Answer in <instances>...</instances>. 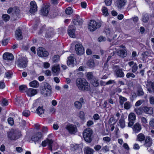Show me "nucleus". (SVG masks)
<instances>
[{
    "label": "nucleus",
    "instance_id": "nucleus-16",
    "mask_svg": "<svg viewBox=\"0 0 154 154\" xmlns=\"http://www.w3.org/2000/svg\"><path fill=\"white\" fill-rule=\"evenodd\" d=\"M74 56L73 54H71L68 57V60L67 61V65L68 66L73 67L74 64Z\"/></svg>",
    "mask_w": 154,
    "mask_h": 154
},
{
    "label": "nucleus",
    "instance_id": "nucleus-36",
    "mask_svg": "<svg viewBox=\"0 0 154 154\" xmlns=\"http://www.w3.org/2000/svg\"><path fill=\"white\" fill-rule=\"evenodd\" d=\"M87 64L89 68H93L94 66V60H89L87 62Z\"/></svg>",
    "mask_w": 154,
    "mask_h": 154
},
{
    "label": "nucleus",
    "instance_id": "nucleus-54",
    "mask_svg": "<svg viewBox=\"0 0 154 154\" xmlns=\"http://www.w3.org/2000/svg\"><path fill=\"white\" fill-rule=\"evenodd\" d=\"M126 76L127 78H130L131 77L134 78L135 77V75L133 73L130 72L126 74Z\"/></svg>",
    "mask_w": 154,
    "mask_h": 154
},
{
    "label": "nucleus",
    "instance_id": "nucleus-56",
    "mask_svg": "<svg viewBox=\"0 0 154 154\" xmlns=\"http://www.w3.org/2000/svg\"><path fill=\"white\" fill-rule=\"evenodd\" d=\"M8 104V101L5 99H4L2 101V105L3 106H7Z\"/></svg>",
    "mask_w": 154,
    "mask_h": 154
},
{
    "label": "nucleus",
    "instance_id": "nucleus-23",
    "mask_svg": "<svg viewBox=\"0 0 154 154\" xmlns=\"http://www.w3.org/2000/svg\"><path fill=\"white\" fill-rule=\"evenodd\" d=\"M37 90L36 89L32 88H29L27 91V94L28 96L29 97L32 96L37 93Z\"/></svg>",
    "mask_w": 154,
    "mask_h": 154
},
{
    "label": "nucleus",
    "instance_id": "nucleus-28",
    "mask_svg": "<svg viewBox=\"0 0 154 154\" xmlns=\"http://www.w3.org/2000/svg\"><path fill=\"white\" fill-rule=\"evenodd\" d=\"M75 29L74 28L72 29L71 28L69 27L68 30V34L71 37L74 38L75 37Z\"/></svg>",
    "mask_w": 154,
    "mask_h": 154
},
{
    "label": "nucleus",
    "instance_id": "nucleus-3",
    "mask_svg": "<svg viewBox=\"0 0 154 154\" xmlns=\"http://www.w3.org/2000/svg\"><path fill=\"white\" fill-rule=\"evenodd\" d=\"M43 87L41 90V93L46 96H49L51 92V86L47 82H44L43 84Z\"/></svg>",
    "mask_w": 154,
    "mask_h": 154
},
{
    "label": "nucleus",
    "instance_id": "nucleus-7",
    "mask_svg": "<svg viewBox=\"0 0 154 154\" xmlns=\"http://www.w3.org/2000/svg\"><path fill=\"white\" fill-rule=\"evenodd\" d=\"M43 134L41 132H38L32 135L31 137V140L34 142L35 144L39 143L41 140V138L43 137Z\"/></svg>",
    "mask_w": 154,
    "mask_h": 154
},
{
    "label": "nucleus",
    "instance_id": "nucleus-58",
    "mask_svg": "<svg viewBox=\"0 0 154 154\" xmlns=\"http://www.w3.org/2000/svg\"><path fill=\"white\" fill-rule=\"evenodd\" d=\"M79 116L81 119H84L85 117V114L84 112L83 111H80L79 113Z\"/></svg>",
    "mask_w": 154,
    "mask_h": 154
},
{
    "label": "nucleus",
    "instance_id": "nucleus-2",
    "mask_svg": "<svg viewBox=\"0 0 154 154\" xmlns=\"http://www.w3.org/2000/svg\"><path fill=\"white\" fill-rule=\"evenodd\" d=\"M83 137L85 140L88 143H90L92 140L93 131L90 128L85 129L83 132Z\"/></svg>",
    "mask_w": 154,
    "mask_h": 154
},
{
    "label": "nucleus",
    "instance_id": "nucleus-10",
    "mask_svg": "<svg viewBox=\"0 0 154 154\" xmlns=\"http://www.w3.org/2000/svg\"><path fill=\"white\" fill-rule=\"evenodd\" d=\"M66 128L71 134H74L77 131V128L75 125L69 124L66 125Z\"/></svg>",
    "mask_w": 154,
    "mask_h": 154
},
{
    "label": "nucleus",
    "instance_id": "nucleus-19",
    "mask_svg": "<svg viewBox=\"0 0 154 154\" xmlns=\"http://www.w3.org/2000/svg\"><path fill=\"white\" fill-rule=\"evenodd\" d=\"M51 134L49 135L47 138L45 140L43 141L41 144H51L53 143H56L54 142L52 140L50 139V137Z\"/></svg>",
    "mask_w": 154,
    "mask_h": 154
},
{
    "label": "nucleus",
    "instance_id": "nucleus-49",
    "mask_svg": "<svg viewBox=\"0 0 154 154\" xmlns=\"http://www.w3.org/2000/svg\"><path fill=\"white\" fill-rule=\"evenodd\" d=\"M3 19L5 21H8L9 20L10 17L7 14H4L2 16Z\"/></svg>",
    "mask_w": 154,
    "mask_h": 154
},
{
    "label": "nucleus",
    "instance_id": "nucleus-46",
    "mask_svg": "<svg viewBox=\"0 0 154 154\" xmlns=\"http://www.w3.org/2000/svg\"><path fill=\"white\" fill-rule=\"evenodd\" d=\"M138 69V66L136 63H135L132 67L131 71L133 73H135Z\"/></svg>",
    "mask_w": 154,
    "mask_h": 154
},
{
    "label": "nucleus",
    "instance_id": "nucleus-39",
    "mask_svg": "<svg viewBox=\"0 0 154 154\" xmlns=\"http://www.w3.org/2000/svg\"><path fill=\"white\" fill-rule=\"evenodd\" d=\"M119 125L122 128H124L125 126V122L124 119L121 118L119 120Z\"/></svg>",
    "mask_w": 154,
    "mask_h": 154
},
{
    "label": "nucleus",
    "instance_id": "nucleus-15",
    "mask_svg": "<svg viewBox=\"0 0 154 154\" xmlns=\"http://www.w3.org/2000/svg\"><path fill=\"white\" fill-rule=\"evenodd\" d=\"M3 57L4 60H7V61H9L14 59V56L13 54L10 53L6 52L4 54Z\"/></svg>",
    "mask_w": 154,
    "mask_h": 154
},
{
    "label": "nucleus",
    "instance_id": "nucleus-14",
    "mask_svg": "<svg viewBox=\"0 0 154 154\" xmlns=\"http://www.w3.org/2000/svg\"><path fill=\"white\" fill-rule=\"evenodd\" d=\"M126 0H117L115 5L119 9H121L125 5Z\"/></svg>",
    "mask_w": 154,
    "mask_h": 154
},
{
    "label": "nucleus",
    "instance_id": "nucleus-27",
    "mask_svg": "<svg viewBox=\"0 0 154 154\" xmlns=\"http://www.w3.org/2000/svg\"><path fill=\"white\" fill-rule=\"evenodd\" d=\"M84 154H93L94 150L88 147L85 148L84 150Z\"/></svg>",
    "mask_w": 154,
    "mask_h": 154
},
{
    "label": "nucleus",
    "instance_id": "nucleus-34",
    "mask_svg": "<svg viewBox=\"0 0 154 154\" xmlns=\"http://www.w3.org/2000/svg\"><path fill=\"white\" fill-rule=\"evenodd\" d=\"M19 90L21 92H24L27 91V88L26 85H22L19 86Z\"/></svg>",
    "mask_w": 154,
    "mask_h": 154
},
{
    "label": "nucleus",
    "instance_id": "nucleus-30",
    "mask_svg": "<svg viewBox=\"0 0 154 154\" xmlns=\"http://www.w3.org/2000/svg\"><path fill=\"white\" fill-rule=\"evenodd\" d=\"M149 54H150L148 51H145L143 52L142 54V60L143 61H145Z\"/></svg>",
    "mask_w": 154,
    "mask_h": 154
},
{
    "label": "nucleus",
    "instance_id": "nucleus-59",
    "mask_svg": "<svg viewBox=\"0 0 154 154\" xmlns=\"http://www.w3.org/2000/svg\"><path fill=\"white\" fill-rule=\"evenodd\" d=\"M141 119L142 122L143 123V124L145 125L147 123V122L146 118L142 117L141 118Z\"/></svg>",
    "mask_w": 154,
    "mask_h": 154
},
{
    "label": "nucleus",
    "instance_id": "nucleus-25",
    "mask_svg": "<svg viewBox=\"0 0 154 154\" xmlns=\"http://www.w3.org/2000/svg\"><path fill=\"white\" fill-rule=\"evenodd\" d=\"M117 54L122 57H125L127 55V53L125 50H121L117 51Z\"/></svg>",
    "mask_w": 154,
    "mask_h": 154
},
{
    "label": "nucleus",
    "instance_id": "nucleus-62",
    "mask_svg": "<svg viewBox=\"0 0 154 154\" xmlns=\"http://www.w3.org/2000/svg\"><path fill=\"white\" fill-rule=\"evenodd\" d=\"M150 103L152 105L154 104V97H150L149 98Z\"/></svg>",
    "mask_w": 154,
    "mask_h": 154
},
{
    "label": "nucleus",
    "instance_id": "nucleus-37",
    "mask_svg": "<svg viewBox=\"0 0 154 154\" xmlns=\"http://www.w3.org/2000/svg\"><path fill=\"white\" fill-rule=\"evenodd\" d=\"M144 92L141 86H138L137 91V94L138 96H142L144 94Z\"/></svg>",
    "mask_w": 154,
    "mask_h": 154
},
{
    "label": "nucleus",
    "instance_id": "nucleus-5",
    "mask_svg": "<svg viewBox=\"0 0 154 154\" xmlns=\"http://www.w3.org/2000/svg\"><path fill=\"white\" fill-rule=\"evenodd\" d=\"M28 60L25 57H21L18 59L16 62L18 66L23 69L26 68L27 65Z\"/></svg>",
    "mask_w": 154,
    "mask_h": 154
},
{
    "label": "nucleus",
    "instance_id": "nucleus-18",
    "mask_svg": "<svg viewBox=\"0 0 154 154\" xmlns=\"http://www.w3.org/2000/svg\"><path fill=\"white\" fill-rule=\"evenodd\" d=\"M49 6L48 5L43 7L41 10V14L43 16H46L49 12Z\"/></svg>",
    "mask_w": 154,
    "mask_h": 154
},
{
    "label": "nucleus",
    "instance_id": "nucleus-42",
    "mask_svg": "<svg viewBox=\"0 0 154 154\" xmlns=\"http://www.w3.org/2000/svg\"><path fill=\"white\" fill-rule=\"evenodd\" d=\"M20 10L17 7H14L13 8V16H17Z\"/></svg>",
    "mask_w": 154,
    "mask_h": 154
},
{
    "label": "nucleus",
    "instance_id": "nucleus-35",
    "mask_svg": "<svg viewBox=\"0 0 154 154\" xmlns=\"http://www.w3.org/2000/svg\"><path fill=\"white\" fill-rule=\"evenodd\" d=\"M119 103L120 104L121 106H123V104L124 102L126 101L127 100V99L121 96H119Z\"/></svg>",
    "mask_w": 154,
    "mask_h": 154
},
{
    "label": "nucleus",
    "instance_id": "nucleus-13",
    "mask_svg": "<svg viewBox=\"0 0 154 154\" xmlns=\"http://www.w3.org/2000/svg\"><path fill=\"white\" fill-rule=\"evenodd\" d=\"M72 22L76 25H80L82 24V20L78 15H76L73 18Z\"/></svg>",
    "mask_w": 154,
    "mask_h": 154
},
{
    "label": "nucleus",
    "instance_id": "nucleus-38",
    "mask_svg": "<svg viewBox=\"0 0 154 154\" xmlns=\"http://www.w3.org/2000/svg\"><path fill=\"white\" fill-rule=\"evenodd\" d=\"M129 121H134L136 119V116L133 113H131L129 114L128 117Z\"/></svg>",
    "mask_w": 154,
    "mask_h": 154
},
{
    "label": "nucleus",
    "instance_id": "nucleus-31",
    "mask_svg": "<svg viewBox=\"0 0 154 154\" xmlns=\"http://www.w3.org/2000/svg\"><path fill=\"white\" fill-rule=\"evenodd\" d=\"M29 84L31 87L34 88H37L39 86V83L35 80L30 82Z\"/></svg>",
    "mask_w": 154,
    "mask_h": 154
},
{
    "label": "nucleus",
    "instance_id": "nucleus-12",
    "mask_svg": "<svg viewBox=\"0 0 154 154\" xmlns=\"http://www.w3.org/2000/svg\"><path fill=\"white\" fill-rule=\"evenodd\" d=\"M37 53L38 56L41 57H46L48 55V51L42 47H39L38 48Z\"/></svg>",
    "mask_w": 154,
    "mask_h": 154
},
{
    "label": "nucleus",
    "instance_id": "nucleus-50",
    "mask_svg": "<svg viewBox=\"0 0 154 154\" xmlns=\"http://www.w3.org/2000/svg\"><path fill=\"white\" fill-rule=\"evenodd\" d=\"M142 108H138L135 109L136 113L138 115H140L142 114Z\"/></svg>",
    "mask_w": 154,
    "mask_h": 154
},
{
    "label": "nucleus",
    "instance_id": "nucleus-26",
    "mask_svg": "<svg viewBox=\"0 0 154 154\" xmlns=\"http://www.w3.org/2000/svg\"><path fill=\"white\" fill-rule=\"evenodd\" d=\"M99 80L95 77L90 81L91 84L94 87H98L99 85Z\"/></svg>",
    "mask_w": 154,
    "mask_h": 154
},
{
    "label": "nucleus",
    "instance_id": "nucleus-20",
    "mask_svg": "<svg viewBox=\"0 0 154 154\" xmlns=\"http://www.w3.org/2000/svg\"><path fill=\"white\" fill-rule=\"evenodd\" d=\"M60 67L59 65L55 64L53 65L52 68V71L55 75H57L59 73Z\"/></svg>",
    "mask_w": 154,
    "mask_h": 154
},
{
    "label": "nucleus",
    "instance_id": "nucleus-60",
    "mask_svg": "<svg viewBox=\"0 0 154 154\" xmlns=\"http://www.w3.org/2000/svg\"><path fill=\"white\" fill-rule=\"evenodd\" d=\"M17 103H16V104L17 105H18L19 106H22L24 104L23 101L21 100H18L17 101Z\"/></svg>",
    "mask_w": 154,
    "mask_h": 154
},
{
    "label": "nucleus",
    "instance_id": "nucleus-52",
    "mask_svg": "<svg viewBox=\"0 0 154 154\" xmlns=\"http://www.w3.org/2000/svg\"><path fill=\"white\" fill-rule=\"evenodd\" d=\"M12 75V73L11 71H8L5 73V75L6 77L9 79L11 77Z\"/></svg>",
    "mask_w": 154,
    "mask_h": 154
},
{
    "label": "nucleus",
    "instance_id": "nucleus-53",
    "mask_svg": "<svg viewBox=\"0 0 154 154\" xmlns=\"http://www.w3.org/2000/svg\"><path fill=\"white\" fill-rule=\"evenodd\" d=\"M109 66L108 63L107 62H105L103 66V69L105 71H107L109 69Z\"/></svg>",
    "mask_w": 154,
    "mask_h": 154
},
{
    "label": "nucleus",
    "instance_id": "nucleus-44",
    "mask_svg": "<svg viewBox=\"0 0 154 154\" xmlns=\"http://www.w3.org/2000/svg\"><path fill=\"white\" fill-rule=\"evenodd\" d=\"M60 60V56L56 55L54 56L52 58V60L54 63L58 62Z\"/></svg>",
    "mask_w": 154,
    "mask_h": 154
},
{
    "label": "nucleus",
    "instance_id": "nucleus-48",
    "mask_svg": "<svg viewBox=\"0 0 154 154\" xmlns=\"http://www.w3.org/2000/svg\"><path fill=\"white\" fill-rule=\"evenodd\" d=\"M102 12L103 14L105 16H107L108 15V10L106 7H104L103 8Z\"/></svg>",
    "mask_w": 154,
    "mask_h": 154
},
{
    "label": "nucleus",
    "instance_id": "nucleus-1",
    "mask_svg": "<svg viewBox=\"0 0 154 154\" xmlns=\"http://www.w3.org/2000/svg\"><path fill=\"white\" fill-rule=\"evenodd\" d=\"M77 86L79 89L83 91H88L90 89L89 83L85 79L78 78L76 81Z\"/></svg>",
    "mask_w": 154,
    "mask_h": 154
},
{
    "label": "nucleus",
    "instance_id": "nucleus-9",
    "mask_svg": "<svg viewBox=\"0 0 154 154\" xmlns=\"http://www.w3.org/2000/svg\"><path fill=\"white\" fill-rule=\"evenodd\" d=\"M147 91L151 94H154V82L147 81L145 82Z\"/></svg>",
    "mask_w": 154,
    "mask_h": 154
},
{
    "label": "nucleus",
    "instance_id": "nucleus-22",
    "mask_svg": "<svg viewBox=\"0 0 154 154\" xmlns=\"http://www.w3.org/2000/svg\"><path fill=\"white\" fill-rule=\"evenodd\" d=\"M132 129L135 133H138L141 129V126L139 123H137L134 125Z\"/></svg>",
    "mask_w": 154,
    "mask_h": 154
},
{
    "label": "nucleus",
    "instance_id": "nucleus-21",
    "mask_svg": "<svg viewBox=\"0 0 154 154\" xmlns=\"http://www.w3.org/2000/svg\"><path fill=\"white\" fill-rule=\"evenodd\" d=\"M142 109L146 114L151 115L153 113V109L152 107L144 106L142 107Z\"/></svg>",
    "mask_w": 154,
    "mask_h": 154
},
{
    "label": "nucleus",
    "instance_id": "nucleus-32",
    "mask_svg": "<svg viewBox=\"0 0 154 154\" xmlns=\"http://www.w3.org/2000/svg\"><path fill=\"white\" fill-rule=\"evenodd\" d=\"M145 138V135L142 133L139 134L137 137V140L140 141H142L144 140Z\"/></svg>",
    "mask_w": 154,
    "mask_h": 154
},
{
    "label": "nucleus",
    "instance_id": "nucleus-61",
    "mask_svg": "<svg viewBox=\"0 0 154 154\" xmlns=\"http://www.w3.org/2000/svg\"><path fill=\"white\" fill-rule=\"evenodd\" d=\"M143 102V101L142 100H138L136 102L135 104V106H140Z\"/></svg>",
    "mask_w": 154,
    "mask_h": 154
},
{
    "label": "nucleus",
    "instance_id": "nucleus-45",
    "mask_svg": "<svg viewBox=\"0 0 154 154\" xmlns=\"http://www.w3.org/2000/svg\"><path fill=\"white\" fill-rule=\"evenodd\" d=\"M145 140L146 143H149V144L152 143V140L149 137H146Z\"/></svg>",
    "mask_w": 154,
    "mask_h": 154
},
{
    "label": "nucleus",
    "instance_id": "nucleus-11",
    "mask_svg": "<svg viewBox=\"0 0 154 154\" xmlns=\"http://www.w3.org/2000/svg\"><path fill=\"white\" fill-rule=\"evenodd\" d=\"M75 49L76 53L79 55H81L84 53V49L82 45L80 44L75 45Z\"/></svg>",
    "mask_w": 154,
    "mask_h": 154
},
{
    "label": "nucleus",
    "instance_id": "nucleus-6",
    "mask_svg": "<svg viewBox=\"0 0 154 154\" xmlns=\"http://www.w3.org/2000/svg\"><path fill=\"white\" fill-rule=\"evenodd\" d=\"M20 135V131L17 130L11 129L8 133V137L11 140H15L18 138Z\"/></svg>",
    "mask_w": 154,
    "mask_h": 154
},
{
    "label": "nucleus",
    "instance_id": "nucleus-33",
    "mask_svg": "<svg viewBox=\"0 0 154 154\" xmlns=\"http://www.w3.org/2000/svg\"><path fill=\"white\" fill-rule=\"evenodd\" d=\"M45 110L43 109V106H39L36 110L37 113L40 115L42 113H44Z\"/></svg>",
    "mask_w": 154,
    "mask_h": 154
},
{
    "label": "nucleus",
    "instance_id": "nucleus-55",
    "mask_svg": "<svg viewBox=\"0 0 154 154\" xmlns=\"http://www.w3.org/2000/svg\"><path fill=\"white\" fill-rule=\"evenodd\" d=\"M8 122L11 125H12L14 124V121L12 118L10 117L8 119Z\"/></svg>",
    "mask_w": 154,
    "mask_h": 154
},
{
    "label": "nucleus",
    "instance_id": "nucleus-64",
    "mask_svg": "<svg viewBox=\"0 0 154 154\" xmlns=\"http://www.w3.org/2000/svg\"><path fill=\"white\" fill-rule=\"evenodd\" d=\"M44 67L45 68H48L50 66V64L48 62H45L43 64Z\"/></svg>",
    "mask_w": 154,
    "mask_h": 154
},
{
    "label": "nucleus",
    "instance_id": "nucleus-57",
    "mask_svg": "<svg viewBox=\"0 0 154 154\" xmlns=\"http://www.w3.org/2000/svg\"><path fill=\"white\" fill-rule=\"evenodd\" d=\"M136 2L135 1L131 2L129 5V7L131 8L135 7L136 6Z\"/></svg>",
    "mask_w": 154,
    "mask_h": 154
},
{
    "label": "nucleus",
    "instance_id": "nucleus-29",
    "mask_svg": "<svg viewBox=\"0 0 154 154\" xmlns=\"http://www.w3.org/2000/svg\"><path fill=\"white\" fill-rule=\"evenodd\" d=\"M149 20V16L148 14L143 13L142 14V20L144 23H147Z\"/></svg>",
    "mask_w": 154,
    "mask_h": 154
},
{
    "label": "nucleus",
    "instance_id": "nucleus-4",
    "mask_svg": "<svg viewBox=\"0 0 154 154\" xmlns=\"http://www.w3.org/2000/svg\"><path fill=\"white\" fill-rule=\"evenodd\" d=\"M101 25L100 22H97L94 20H91L88 24V29L91 31H94L99 28Z\"/></svg>",
    "mask_w": 154,
    "mask_h": 154
},
{
    "label": "nucleus",
    "instance_id": "nucleus-17",
    "mask_svg": "<svg viewBox=\"0 0 154 154\" xmlns=\"http://www.w3.org/2000/svg\"><path fill=\"white\" fill-rule=\"evenodd\" d=\"M30 5V12L31 13H35L37 10V6L35 2L34 1L31 2Z\"/></svg>",
    "mask_w": 154,
    "mask_h": 154
},
{
    "label": "nucleus",
    "instance_id": "nucleus-63",
    "mask_svg": "<svg viewBox=\"0 0 154 154\" xmlns=\"http://www.w3.org/2000/svg\"><path fill=\"white\" fill-rule=\"evenodd\" d=\"M112 0H105V2L107 6H109L112 3Z\"/></svg>",
    "mask_w": 154,
    "mask_h": 154
},
{
    "label": "nucleus",
    "instance_id": "nucleus-43",
    "mask_svg": "<svg viewBox=\"0 0 154 154\" xmlns=\"http://www.w3.org/2000/svg\"><path fill=\"white\" fill-rule=\"evenodd\" d=\"M87 77L88 80H90V81L95 77L93 76V73L92 72L88 73L87 75Z\"/></svg>",
    "mask_w": 154,
    "mask_h": 154
},
{
    "label": "nucleus",
    "instance_id": "nucleus-40",
    "mask_svg": "<svg viewBox=\"0 0 154 154\" xmlns=\"http://www.w3.org/2000/svg\"><path fill=\"white\" fill-rule=\"evenodd\" d=\"M74 106L76 109H79L82 108V104L81 102L79 101H76L74 102Z\"/></svg>",
    "mask_w": 154,
    "mask_h": 154
},
{
    "label": "nucleus",
    "instance_id": "nucleus-24",
    "mask_svg": "<svg viewBox=\"0 0 154 154\" xmlns=\"http://www.w3.org/2000/svg\"><path fill=\"white\" fill-rule=\"evenodd\" d=\"M16 38L18 40H21L23 38L22 32L21 29H18L16 31Z\"/></svg>",
    "mask_w": 154,
    "mask_h": 154
},
{
    "label": "nucleus",
    "instance_id": "nucleus-51",
    "mask_svg": "<svg viewBox=\"0 0 154 154\" xmlns=\"http://www.w3.org/2000/svg\"><path fill=\"white\" fill-rule=\"evenodd\" d=\"M22 114L23 116L27 117L30 115V112L28 110H25L23 112Z\"/></svg>",
    "mask_w": 154,
    "mask_h": 154
},
{
    "label": "nucleus",
    "instance_id": "nucleus-8",
    "mask_svg": "<svg viewBox=\"0 0 154 154\" xmlns=\"http://www.w3.org/2000/svg\"><path fill=\"white\" fill-rule=\"evenodd\" d=\"M112 68L117 77L122 78L124 76L125 74L122 69L119 66L114 65L112 66Z\"/></svg>",
    "mask_w": 154,
    "mask_h": 154
},
{
    "label": "nucleus",
    "instance_id": "nucleus-47",
    "mask_svg": "<svg viewBox=\"0 0 154 154\" xmlns=\"http://www.w3.org/2000/svg\"><path fill=\"white\" fill-rule=\"evenodd\" d=\"M65 12L67 14H70L72 13V10L71 8L68 7L66 9Z\"/></svg>",
    "mask_w": 154,
    "mask_h": 154
},
{
    "label": "nucleus",
    "instance_id": "nucleus-41",
    "mask_svg": "<svg viewBox=\"0 0 154 154\" xmlns=\"http://www.w3.org/2000/svg\"><path fill=\"white\" fill-rule=\"evenodd\" d=\"M131 103L128 101L125 102L124 105V108L126 109H129L131 107Z\"/></svg>",
    "mask_w": 154,
    "mask_h": 154
}]
</instances>
